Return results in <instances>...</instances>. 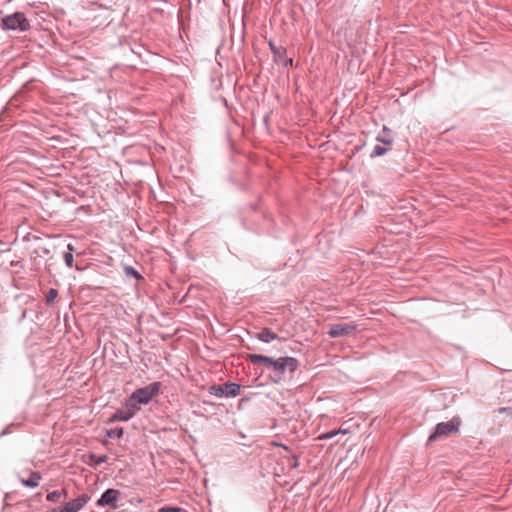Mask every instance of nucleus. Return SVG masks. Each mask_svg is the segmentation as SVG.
I'll use <instances>...</instances> for the list:
<instances>
[{
  "label": "nucleus",
  "instance_id": "obj_15",
  "mask_svg": "<svg viewBox=\"0 0 512 512\" xmlns=\"http://www.w3.org/2000/svg\"><path fill=\"white\" fill-rule=\"evenodd\" d=\"M388 151H389V148L386 146L375 145L373 150L370 153V157L377 158V157H380V156L386 154Z\"/></svg>",
  "mask_w": 512,
  "mask_h": 512
},
{
  "label": "nucleus",
  "instance_id": "obj_16",
  "mask_svg": "<svg viewBox=\"0 0 512 512\" xmlns=\"http://www.w3.org/2000/svg\"><path fill=\"white\" fill-rule=\"evenodd\" d=\"M63 496V492L59 490L52 491L47 494L46 499L50 502H59Z\"/></svg>",
  "mask_w": 512,
  "mask_h": 512
},
{
  "label": "nucleus",
  "instance_id": "obj_24",
  "mask_svg": "<svg viewBox=\"0 0 512 512\" xmlns=\"http://www.w3.org/2000/svg\"><path fill=\"white\" fill-rule=\"evenodd\" d=\"M89 289L82 288L79 293V299H83L87 295Z\"/></svg>",
  "mask_w": 512,
  "mask_h": 512
},
{
  "label": "nucleus",
  "instance_id": "obj_17",
  "mask_svg": "<svg viewBox=\"0 0 512 512\" xmlns=\"http://www.w3.org/2000/svg\"><path fill=\"white\" fill-rule=\"evenodd\" d=\"M338 434H340V431H336V429H333V430H330V431H327V432H324V433H321L317 439L318 440H329V439H332L334 438L335 436H337Z\"/></svg>",
  "mask_w": 512,
  "mask_h": 512
},
{
  "label": "nucleus",
  "instance_id": "obj_11",
  "mask_svg": "<svg viewBox=\"0 0 512 512\" xmlns=\"http://www.w3.org/2000/svg\"><path fill=\"white\" fill-rule=\"evenodd\" d=\"M256 338L264 343H270L279 339V336L269 328H263L257 333Z\"/></svg>",
  "mask_w": 512,
  "mask_h": 512
},
{
  "label": "nucleus",
  "instance_id": "obj_3",
  "mask_svg": "<svg viewBox=\"0 0 512 512\" xmlns=\"http://www.w3.org/2000/svg\"><path fill=\"white\" fill-rule=\"evenodd\" d=\"M461 424V420L458 417H453L448 422H440L436 424L434 430L428 437L429 442H434L444 437H447L451 433H455L458 431L459 426Z\"/></svg>",
  "mask_w": 512,
  "mask_h": 512
},
{
  "label": "nucleus",
  "instance_id": "obj_5",
  "mask_svg": "<svg viewBox=\"0 0 512 512\" xmlns=\"http://www.w3.org/2000/svg\"><path fill=\"white\" fill-rule=\"evenodd\" d=\"M241 385L235 382H226L223 385L213 384L209 387V394L218 398H231L240 394Z\"/></svg>",
  "mask_w": 512,
  "mask_h": 512
},
{
  "label": "nucleus",
  "instance_id": "obj_26",
  "mask_svg": "<svg viewBox=\"0 0 512 512\" xmlns=\"http://www.w3.org/2000/svg\"><path fill=\"white\" fill-rule=\"evenodd\" d=\"M90 460L92 463H94L96 465V455L95 454L91 453Z\"/></svg>",
  "mask_w": 512,
  "mask_h": 512
},
{
  "label": "nucleus",
  "instance_id": "obj_31",
  "mask_svg": "<svg viewBox=\"0 0 512 512\" xmlns=\"http://www.w3.org/2000/svg\"><path fill=\"white\" fill-rule=\"evenodd\" d=\"M101 214H102V213H100V212H98V213H97L98 218L100 217V215H101ZM99 221H100V222H102V221H103V219H100Z\"/></svg>",
  "mask_w": 512,
  "mask_h": 512
},
{
  "label": "nucleus",
  "instance_id": "obj_9",
  "mask_svg": "<svg viewBox=\"0 0 512 512\" xmlns=\"http://www.w3.org/2000/svg\"><path fill=\"white\" fill-rule=\"evenodd\" d=\"M88 500L89 497L86 494H82L81 496L67 502L63 507H60V512H78L86 505Z\"/></svg>",
  "mask_w": 512,
  "mask_h": 512
},
{
  "label": "nucleus",
  "instance_id": "obj_4",
  "mask_svg": "<svg viewBox=\"0 0 512 512\" xmlns=\"http://www.w3.org/2000/svg\"><path fill=\"white\" fill-rule=\"evenodd\" d=\"M1 26L6 30L24 32L30 28V23L21 12H15L2 18Z\"/></svg>",
  "mask_w": 512,
  "mask_h": 512
},
{
  "label": "nucleus",
  "instance_id": "obj_32",
  "mask_svg": "<svg viewBox=\"0 0 512 512\" xmlns=\"http://www.w3.org/2000/svg\"><path fill=\"white\" fill-rule=\"evenodd\" d=\"M337 431H340V433H345V430L343 429H338Z\"/></svg>",
  "mask_w": 512,
  "mask_h": 512
},
{
  "label": "nucleus",
  "instance_id": "obj_33",
  "mask_svg": "<svg viewBox=\"0 0 512 512\" xmlns=\"http://www.w3.org/2000/svg\"><path fill=\"white\" fill-rule=\"evenodd\" d=\"M157 512H167V510L159 509Z\"/></svg>",
  "mask_w": 512,
  "mask_h": 512
},
{
  "label": "nucleus",
  "instance_id": "obj_23",
  "mask_svg": "<svg viewBox=\"0 0 512 512\" xmlns=\"http://www.w3.org/2000/svg\"><path fill=\"white\" fill-rule=\"evenodd\" d=\"M11 426H13V424L9 425L7 428H5L4 430H2V431L0 432V438L4 437V436H6L7 434H9V433H10V430H9V429H10V427H11Z\"/></svg>",
  "mask_w": 512,
  "mask_h": 512
},
{
  "label": "nucleus",
  "instance_id": "obj_35",
  "mask_svg": "<svg viewBox=\"0 0 512 512\" xmlns=\"http://www.w3.org/2000/svg\"><path fill=\"white\" fill-rule=\"evenodd\" d=\"M97 269H98V273L100 272V269H101V266L98 264L97 266Z\"/></svg>",
  "mask_w": 512,
  "mask_h": 512
},
{
  "label": "nucleus",
  "instance_id": "obj_12",
  "mask_svg": "<svg viewBox=\"0 0 512 512\" xmlns=\"http://www.w3.org/2000/svg\"><path fill=\"white\" fill-rule=\"evenodd\" d=\"M41 476L38 472H32L28 479H22L21 484L25 487L36 488L39 485Z\"/></svg>",
  "mask_w": 512,
  "mask_h": 512
},
{
  "label": "nucleus",
  "instance_id": "obj_21",
  "mask_svg": "<svg viewBox=\"0 0 512 512\" xmlns=\"http://www.w3.org/2000/svg\"><path fill=\"white\" fill-rule=\"evenodd\" d=\"M498 412L500 414H506L510 418H512V408L511 407H501L499 408Z\"/></svg>",
  "mask_w": 512,
  "mask_h": 512
},
{
  "label": "nucleus",
  "instance_id": "obj_14",
  "mask_svg": "<svg viewBox=\"0 0 512 512\" xmlns=\"http://www.w3.org/2000/svg\"><path fill=\"white\" fill-rule=\"evenodd\" d=\"M67 247H68L69 251L64 252L63 259H64L66 266L71 268L73 266V261H74V257H73L74 248L71 244H68Z\"/></svg>",
  "mask_w": 512,
  "mask_h": 512
},
{
  "label": "nucleus",
  "instance_id": "obj_10",
  "mask_svg": "<svg viewBox=\"0 0 512 512\" xmlns=\"http://www.w3.org/2000/svg\"><path fill=\"white\" fill-rule=\"evenodd\" d=\"M137 411L131 407H125V410H117L108 420V422L115 421H129L136 415Z\"/></svg>",
  "mask_w": 512,
  "mask_h": 512
},
{
  "label": "nucleus",
  "instance_id": "obj_29",
  "mask_svg": "<svg viewBox=\"0 0 512 512\" xmlns=\"http://www.w3.org/2000/svg\"><path fill=\"white\" fill-rule=\"evenodd\" d=\"M278 446L284 448L285 450L289 451V448L288 446L284 445V444H277Z\"/></svg>",
  "mask_w": 512,
  "mask_h": 512
},
{
  "label": "nucleus",
  "instance_id": "obj_20",
  "mask_svg": "<svg viewBox=\"0 0 512 512\" xmlns=\"http://www.w3.org/2000/svg\"><path fill=\"white\" fill-rule=\"evenodd\" d=\"M376 141H377V142H380V143H382V144H384L385 146H386V145H391V144H392V142H393L392 138H390V137H385V136H382V135H378V136L376 137Z\"/></svg>",
  "mask_w": 512,
  "mask_h": 512
},
{
  "label": "nucleus",
  "instance_id": "obj_28",
  "mask_svg": "<svg viewBox=\"0 0 512 512\" xmlns=\"http://www.w3.org/2000/svg\"><path fill=\"white\" fill-rule=\"evenodd\" d=\"M101 284H103L105 286V285L110 284V281H109V279H107V280L101 281Z\"/></svg>",
  "mask_w": 512,
  "mask_h": 512
},
{
  "label": "nucleus",
  "instance_id": "obj_30",
  "mask_svg": "<svg viewBox=\"0 0 512 512\" xmlns=\"http://www.w3.org/2000/svg\"><path fill=\"white\" fill-rule=\"evenodd\" d=\"M383 132L386 133V132H390V130L386 127L383 128Z\"/></svg>",
  "mask_w": 512,
  "mask_h": 512
},
{
  "label": "nucleus",
  "instance_id": "obj_22",
  "mask_svg": "<svg viewBox=\"0 0 512 512\" xmlns=\"http://www.w3.org/2000/svg\"><path fill=\"white\" fill-rule=\"evenodd\" d=\"M160 509L167 510V512H182V508L176 506H164Z\"/></svg>",
  "mask_w": 512,
  "mask_h": 512
},
{
  "label": "nucleus",
  "instance_id": "obj_34",
  "mask_svg": "<svg viewBox=\"0 0 512 512\" xmlns=\"http://www.w3.org/2000/svg\"><path fill=\"white\" fill-rule=\"evenodd\" d=\"M49 253V250L48 249H45L44 250V254H48Z\"/></svg>",
  "mask_w": 512,
  "mask_h": 512
},
{
  "label": "nucleus",
  "instance_id": "obj_2",
  "mask_svg": "<svg viewBox=\"0 0 512 512\" xmlns=\"http://www.w3.org/2000/svg\"><path fill=\"white\" fill-rule=\"evenodd\" d=\"M161 386V382L155 381L144 387L137 388L126 400L125 407L134 408L138 412L142 405H147L159 394Z\"/></svg>",
  "mask_w": 512,
  "mask_h": 512
},
{
  "label": "nucleus",
  "instance_id": "obj_19",
  "mask_svg": "<svg viewBox=\"0 0 512 512\" xmlns=\"http://www.w3.org/2000/svg\"><path fill=\"white\" fill-rule=\"evenodd\" d=\"M125 273H126V275L133 276L136 279L141 278V275L139 274V272L135 268H133L132 266H126L125 267Z\"/></svg>",
  "mask_w": 512,
  "mask_h": 512
},
{
  "label": "nucleus",
  "instance_id": "obj_13",
  "mask_svg": "<svg viewBox=\"0 0 512 512\" xmlns=\"http://www.w3.org/2000/svg\"><path fill=\"white\" fill-rule=\"evenodd\" d=\"M124 429L122 427H114L105 431V436L110 439H119L122 437Z\"/></svg>",
  "mask_w": 512,
  "mask_h": 512
},
{
  "label": "nucleus",
  "instance_id": "obj_1",
  "mask_svg": "<svg viewBox=\"0 0 512 512\" xmlns=\"http://www.w3.org/2000/svg\"><path fill=\"white\" fill-rule=\"evenodd\" d=\"M247 361L252 364H260L264 369L270 371L269 378L273 383H280L284 380L286 372L292 376L298 369L299 362L295 357L284 356L274 358L263 354H248Z\"/></svg>",
  "mask_w": 512,
  "mask_h": 512
},
{
  "label": "nucleus",
  "instance_id": "obj_7",
  "mask_svg": "<svg viewBox=\"0 0 512 512\" xmlns=\"http://www.w3.org/2000/svg\"><path fill=\"white\" fill-rule=\"evenodd\" d=\"M120 491L117 489L109 488L105 490L101 497L98 498V506H108L110 508H117V501L119 499Z\"/></svg>",
  "mask_w": 512,
  "mask_h": 512
},
{
  "label": "nucleus",
  "instance_id": "obj_27",
  "mask_svg": "<svg viewBox=\"0 0 512 512\" xmlns=\"http://www.w3.org/2000/svg\"><path fill=\"white\" fill-rule=\"evenodd\" d=\"M60 511H61L60 507H56V508H52L50 510H47L46 512H60Z\"/></svg>",
  "mask_w": 512,
  "mask_h": 512
},
{
  "label": "nucleus",
  "instance_id": "obj_8",
  "mask_svg": "<svg viewBox=\"0 0 512 512\" xmlns=\"http://www.w3.org/2000/svg\"><path fill=\"white\" fill-rule=\"evenodd\" d=\"M268 44L275 61L281 62L284 67L293 65V59L286 57L287 51L285 47H277L272 41H269Z\"/></svg>",
  "mask_w": 512,
  "mask_h": 512
},
{
  "label": "nucleus",
  "instance_id": "obj_25",
  "mask_svg": "<svg viewBox=\"0 0 512 512\" xmlns=\"http://www.w3.org/2000/svg\"><path fill=\"white\" fill-rule=\"evenodd\" d=\"M107 456L106 455H98V465L106 462Z\"/></svg>",
  "mask_w": 512,
  "mask_h": 512
},
{
  "label": "nucleus",
  "instance_id": "obj_6",
  "mask_svg": "<svg viewBox=\"0 0 512 512\" xmlns=\"http://www.w3.org/2000/svg\"><path fill=\"white\" fill-rule=\"evenodd\" d=\"M357 328V325L351 323H335L329 326L327 334L330 338H339L350 335Z\"/></svg>",
  "mask_w": 512,
  "mask_h": 512
},
{
  "label": "nucleus",
  "instance_id": "obj_18",
  "mask_svg": "<svg viewBox=\"0 0 512 512\" xmlns=\"http://www.w3.org/2000/svg\"><path fill=\"white\" fill-rule=\"evenodd\" d=\"M57 297H58L57 289H54V288L49 289L46 294V303L47 304L53 303Z\"/></svg>",
  "mask_w": 512,
  "mask_h": 512
}]
</instances>
